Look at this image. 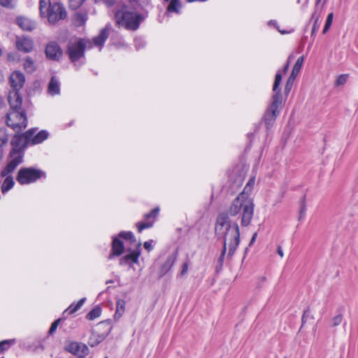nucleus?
Returning a JSON list of instances; mask_svg holds the SVG:
<instances>
[{
  "label": "nucleus",
  "instance_id": "obj_1",
  "mask_svg": "<svg viewBox=\"0 0 358 358\" xmlns=\"http://www.w3.org/2000/svg\"><path fill=\"white\" fill-rule=\"evenodd\" d=\"M215 231L216 236L224 240L220 260L224 256L227 247L229 248L228 256L231 257L240 243V231L238 224L236 222L231 223L229 216L222 213L217 216Z\"/></svg>",
  "mask_w": 358,
  "mask_h": 358
},
{
  "label": "nucleus",
  "instance_id": "obj_2",
  "mask_svg": "<svg viewBox=\"0 0 358 358\" xmlns=\"http://www.w3.org/2000/svg\"><path fill=\"white\" fill-rule=\"evenodd\" d=\"M250 185L245 187L243 191L236 197L231 203L229 214L231 216H236L241 210H243L241 215V225L247 227L250 224L254 214V203L252 200L245 195V191Z\"/></svg>",
  "mask_w": 358,
  "mask_h": 358
},
{
  "label": "nucleus",
  "instance_id": "obj_3",
  "mask_svg": "<svg viewBox=\"0 0 358 358\" xmlns=\"http://www.w3.org/2000/svg\"><path fill=\"white\" fill-rule=\"evenodd\" d=\"M115 20L119 27L136 30L143 18L141 15L131 10L127 6H121L115 13Z\"/></svg>",
  "mask_w": 358,
  "mask_h": 358
},
{
  "label": "nucleus",
  "instance_id": "obj_4",
  "mask_svg": "<svg viewBox=\"0 0 358 358\" xmlns=\"http://www.w3.org/2000/svg\"><path fill=\"white\" fill-rule=\"evenodd\" d=\"M40 14L47 17L50 23L55 24L66 17L65 8L60 3H51L50 0H40Z\"/></svg>",
  "mask_w": 358,
  "mask_h": 358
},
{
  "label": "nucleus",
  "instance_id": "obj_5",
  "mask_svg": "<svg viewBox=\"0 0 358 358\" xmlns=\"http://www.w3.org/2000/svg\"><path fill=\"white\" fill-rule=\"evenodd\" d=\"M92 48V42L87 38H76L69 41L67 54L71 62L77 66V62L85 57V50Z\"/></svg>",
  "mask_w": 358,
  "mask_h": 358
},
{
  "label": "nucleus",
  "instance_id": "obj_6",
  "mask_svg": "<svg viewBox=\"0 0 358 358\" xmlns=\"http://www.w3.org/2000/svg\"><path fill=\"white\" fill-rule=\"evenodd\" d=\"M282 103V96L281 93L274 94L272 96L269 108L264 115V121L266 128L268 129L273 127L277 117L280 114V108Z\"/></svg>",
  "mask_w": 358,
  "mask_h": 358
},
{
  "label": "nucleus",
  "instance_id": "obj_7",
  "mask_svg": "<svg viewBox=\"0 0 358 358\" xmlns=\"http://www.w3.org/2000/svg\"><path fill=\"white\" fill-rule=\"evenodd\" d=\"M7 125L18 131L27 125V119L24 110H9L6 117Z\"/></svg>",
  "mask_w": 358,
  "mask_h": 358
},
{
  "label": "nucleus",
  "instance_id": "obj_8",
  "mask_svg": "<svg viewBox=\"0 0 358 358\" xmlns=\"http://www.w3.org/2000/svg\"><path fill=\"white\" fill-rule=\"evenodd\" d=\"M44 176L45 173L41 170L33 168H22L18 171L17 180L21 185H26L34 182Z\"/></svg>",
  "mask_w": 358,
  "mask_h": 358
},
{
  "label": "nucleus",
  "instance_id": "obj_9",
  "mask_svg": "<svg viewBox=\"0 0 358 358\" xmlns=\"http://www.w3.org/2000/svg\"><path fill=\"white\" fill-rule=\"evenodd\" d=\"M34 133V129H30L23 134H15L11 140L12 150L20 152L30 143L31 137Z\"/></svg>",
  "mask_w": 358,
  "mask_h": 358
},
{
  "label": "nucleus",
  "instance_id": "obj_10",
  "mask_svg": "<svg viewBox=\"0 0 358 358\" xmlns=\"http://www.w3.org/2000/svg\"><path fill=\"white\" fill-rule=\"evenodd\" d=\"M10 155L11 160L6 167L1 171L2 176H6L13 172L16 167L22 162V155L20 152L11 150Z\"/></svg>",
  "mask_w": 358,
  "mask_h": 358
},
{
  "label": "nucleus",
  "instance_id": "obj_11",
  "mask_svg": "<svg viewBox=\"0 0 358 358\" xmlns=\"http://www.w3.org/2000/svg\"><path fill=\"white\" fill-rule=\"evenodd\" d=\"M15 47L19 51L28 53L31 52L34 48V41L25 36H17Z\"/></svg>",
  "mask_w": 358,
  "mask_h": 358
},
{
  "label": "nucleus",
  "instance_id": "obj_12",
  "mask_svg": "<svg viewBox=\"0 0 358 358\" xmlns=\"http://www.w3.org/2000/svg\"><path fill=\"white\" fill-rule=\"evenodd\" d=\"M45 55L48 59L58 61L62 56V50L56 42H50L46 45Z\"/></svg>",
  "mask_w": 358,
  "mask_h": 358
},
{
  "label": "nucleus",
  "instance_id": "obj_13",
  "mask_svg": "<svg viewBox=\"0 0 358 358\" xmlns=\"http://www.w3.org/2000/svg\"><path fill=\"white\" fill-rule=\"evenodd\" d=\"M159 208H155L150 213L145 215V222H138L136 224L138 232H141L143 229L152 227L155 218L159 214Z\"/></svg>",
  "mask_w": 358,
  "mask_h": 358
},
{
  "label": "nucleus",
  "instance_id": "obj_14",
  "mask_svg": "<svg viewBox=\"0 0 358 358\" xmlns=\"http://www.w3.org/2000/svg\"><path fill=\"white\" fill-rule=\"evenodd\" d=\"M8 102L10 106V110H22L21 108L22 97L19 91L12 90L9 92Z\"/></svg>",
  "mask_w": 358,
  "mask_h": 358
},
{
  "label": "nucleus",
  "instance_id": "obj_15",
  "mask_svg": "<svg viewBox=\"0 0 358 358\" xmlns=\"http://www.w3.org/2000/svg\"><path fill=\"white\" fill-rule=\"evenodd\" d=\"M9 81L13 90L19 91L24 85L25 78L22 72L16 71L12 73Z\"/></svg>",
  "mask_w": 358,
  "mask_h": 358
},
{
  "label": "nucleus",
  "instance_id": "obj_16",
  "mask_svg": "<svg viewBox=\"0 0 358 358\" xmlns=\"http://www.w3.org/2000/svg\"><path fill=\"white\" fill-rule=\"evenodd\" d=\"M66 350L73 355L87 354L88 348L85 344L71 342L66 346Z\"/></svg>",
  "mask_w": 358,
  "mask_h": 358
},
{
  "label": "nucleus",
  "instance_id": "obj_17",
  "mask_svg": "<svg viewBox=\"0 0 358 358\" xmlns=\"http://www.w3.org/2000/svg\"><path fill=\"white\" fill-rule=\"evenodd\" d=\"M16 21L17 25L24 31H31L36 27V23L28 17L20 16Z\"/></svg>",
  "mask_w": 358,
  "mask_h": 358
},
{
  "label": "nucleus",
  "instance_id": "obj_18",
  "mask_svg": "<svg viewBox=\"0 0 358 358\" xmlns=\"http://www.w3.org/2000/svg\"><path fill=\"white\" fill-rule=\"evenodd\" d=\"M110 27H106L101 30L100 34L93 38V43L98 47H102L109 36Z\"/></svg>",
  "mask_w": 358,
  "mask_h": 358
},
{
  "label": "nucleus",
  "instance_id": "obj_19",
  "mask_svg": "<svg viewBox=\"0 0 358 358\" xmlns=\"http://www.w3.org/2000/svg\"><path fill=\"white\" fill-rule=\"evenodd\" d=\"M175 262L176 257L173 255L169 256L160 267L159 271V277H162L166 275L171 269Z\"/></svg>",
  "mask_w": 358,
  "mask_h": 358
},
{
  "label": "nucleus",
  "instance_id": "obj_20",
  "mask_svg": "<svg viewBox=\"0 0 358 358\" xmlns=\"http://www.w3.org/2000/svg\"><path fill=\"white\" fill-rule=\"evenodd\" d=\"M140 251L138 250L133 251L129 255H125L122 258H121L120 264L121 265L127 264L129 262H131L133 263H137L138 261V257L140 256Z\"/></svg>",
  "mask_w": 358,
  "mask_h": 358
},
{
  "label": "nucleus",
  "instance_id": "obj_21",
  "mask_svg": "<svg viewBox=\"0 0 358 358\" xmlns=\"http://www.w3.org/2000/svg\"><path fill=\"white\" fill-rule=\"evenodd\" d=\"M48 92L52 96L59 94L60 88L58 80L55 77H52L48 84Z\"/></svg>",
  "mask_w": 358,
  "mask_h": 358
},
{
  "label": "nucleus",
  "instance_id": "obj_22",
  "mask_svg": "<svg viewBox=\"0 0 358 358\" xmlns=\"http://www.w3.org/2000/svg\"><path fill=\"white\" fill-rule=\"evenodd\" d=\"M124 250L122 242L117 238H114L112 244L113 255L115 256L120 255Z\"/></svg>",
  "mask_w": 358,
  "mask_h": 358
},
{
  "label": "nucleus",
  "instance_id": "obj_23",
  "mask_svg": "<svg viewBox=\"0 0 358 358\" xmlns=\"http://www.w3.org/2000/svg\"><path fill=\"white\" fill-rule=\"evenodd\" d=\"M48 137V133L45 130H42V131H39L36 135H35V136L33 135L31 137L30 143L33 145L38 144V143H42L45 139H47Z\"/></svg>",
  "mask_w": 358,
  "mask_h": 358
},
{
  "label": "nucleus",
  "instance_id": "obj_24",
  "mask_svg": "<svg viewBox=\"0 0 358 358\" xmlns=\"http://www.w3.org/2000/svg\"><path fill=\"white\" fill-rule=\"evenodd\" d=\"M105 338V336L97 332L92 331L89 339V345L92 347L97 345Z\"/></svg>",
  "mask_w": 358,
  "mask_h": 358
},
{
  "label": "nucleus",
  "instance_id": "obj_25",
  "mask_svg": "<svg viewBox=\"0 0 358 358\" xmlns=\"http://www.w3.org/2000/svg\"><path fill=\"white\" fill-rule=\"evenodd\" d=\"M5 177L6 178L1 185V192L3 193H6L8 190H10L15 184L13 178L11 176H9V174H8Z\"/></svg>",
  "mask_w": 358,
  "mask_h": 358
},
{
  "label": "nucleus",
  "instance_id": "obj_26",
  "mask_svg": "<svg viewBox=\"0 0 358 358\" xmlns=\"http://www.w3.org/2000/svg\"><path fill=\"white\" fill-rule=\"evenodd\" d=\"M303 62H304V56H301L300 57H299L295 63V64L294 65V67L292 69V79L294 78V77H296L297 75L299 74V73L301 71V69L303 66Z\"/></svg>",
  "mask_w": 358,
  "mask_h": 358
},
{
  "label": "nucleus",
  "instance_id": "obj_27",
  "mask_svg": "<svg viewBox=\"0 0 358 358\" xmlns=\"http://www.w3.org/2000/svg\"><path fill=\"white\" fill-rule=\"evenodd\" d=\"M313 19L314 20V24L312 29L311 34L312 36L315 34V33L319 29L321 24L320 18V13L315 11L312 16Z\"/></svg>",
  "mask_w": 358,
  "mask_h": 358
},
{
  "label": "nucleus",
  "instance_id": "obj_28",
  "mask_svg": "<svg viewBox=\"0 0 358 358\" xmlns=\"http://www.w3.org/2000/svg\"><path fill=\"white\" fill-rule=\"evenodd\" d=\"M85 301V298H83L78 301V302L74 305L71 304L64 313H69V314H73L79 310Z\"/></svg>",
  "mask_w": 358,
  "mask_h": 358
},
{
  "label": "nucleus",
  "instance_id": "obj_29",
  "mask_svg": "<svg viewBox=\"0 0 358 358\" xmlns=\"http://www.w3.org/2000/svg\"><path fill=\"white\" fill-rule=\"evenodd\" d=\"M24 68L28 73H32L35 71V64L29 57L25 59L24 62Z\"/></svg>",
  "mask_w": 358,
  "mask_h": 358
},
{
  "label": "nucleus",
  "instance_id": "obj_30",
  "mask_svg": "<svg viewBox=\"0 0 358 358\" xmlns=\"http://www.w3.org/2000/svg\"><path fill=\"white\" fill-rule=\"evenodd\" d=\"M180 7V0H171L170 3L168 6L167 10L169 12H178V9Z\"/></svg>",
  "mask_w": 358,
  "mask_h": 358
},
{
  "label": "nucleus",
  "instance_id": "obj_31",
  "mask_svg": "<svg viewBox=\"0 0 358 358\" xmlns=\"http://www.w3.org/2000/svg\"><path fill=\"white\" fill-rule=\"evenodd\" d=\"M125 303L124 300L120 299L117 301L116 312L115 315L120 317L124 311Z\"/></svg>",
  "mask_w": 358,
  "mask_h": 358
},
{
  "label": "nucleus",
  "instance_id": "obj_32",
  "mask_svg": "<svg viewBox=\"0 0 358 358\" xmlns=\"http://www.w3.org/2000/svg\"><path fill=\"white\" fill-rule=\"evenodd\" d=\"M282 75L280 72H278L275 75V81L273 84V91L274 94L280 93V90H278V87L281 83Z\"/></svg>",
  "mask_w": 358,
  "mask_h": 358
},
{
  "label": "nucleus",
  "instance_id": "obj_33",
  "mask_svg": "<svg viewBox=\"0 0 358 358\" xmlns=\"http://www.w3.org/2000/svg\"><path fill=\"white\" fill-rule=\"evenodd\" d=\"M8 134H7L6 129L4 128H0V147L6 144L8 141Z\"/></svg>",
  "mask_w": 358,
  "mask_h": 358
},
{
  "label": "nucleus",
  "instance_id": "obj_34",
  "mask_svg": "<svg viewBox=\"0 0 358 358\" xmlns=\"http://www.w3.org/2000/svg\"><path fill=\"white\" fill-rule=\"evenodd\" d=\"M17 3L16 0H0V5L8 9H13Z\"/></svg>",
  "mask_w": 358,
  "mask_h": 358
},
{
  "label": "nucleus",
  "instance_id": "obj_35",
  "mask_svg": "<svg viewBox=\"0 0 358 358\" xmlns=\"http://www.w3.org/2000/svg\"><path fill=\"white\" fill-rule=\"evenodd\" d=\"M101 313V310L99 308H93L87 313V318L90 320H94L95 318L100 316Z\"/></svg>",
  "mask_w": 358,
  "mask_h": 358
},
{
  "label": "nucleus",
  "instance_id": "obj_36",
  "mask_svg": "<svg viewBox=\"0 0 358 358\" xmlns=\"http://www.w3.org/2000/svg\"><path fill=\"white\" fill-rule=\"evenodd\" d=\"M119 236L129 241L131 243L136 242L135 236L131 231H122L119 234Z\"/></svg>",
  "mask_w": 358,
  "mask_h": 358
},
{
  "label": "nucleus",
  "instance_id": "obj_37",
  "mask_svg": "<svg viewBox=\"0 0 358 358\" xmlns=\"http://www.w3.org/2000/svg\"><path fill=\"white\" fill-rule=\"evenodd\" d=\"M348 78V74H341L336 80L335 85L336 86H340L343 85L347 82Z\"/></svg>",
  "mask_w": 358,
  "mask_h": 358
},
{
  "label": "nucleus",
  "instance_id": "obj_38",
  "mask_svg": "<svg viewBox=\"0 0 358 358\" xmlns=\"http://www.w3.org/2000/svg\"><path fill=\"white\" fill-rule=\"evenodd\" d=\"M13 342L10 340H5L0 342V352H3L8 350Z\"/></svg>",
  "mask_w": 358,
  "mask_h": 358
},
{
  "label": "nucleus",
  "instance_id": "obj_39",
  "mask_svg": "<svg viewBox=\"0 0 358 358\" xmlns=\"http://www.w3.org/2000/svg\"><path fill=\"white\" fill-rule=\"evenodd\" d=\"M84 0H69L70 7L73 9H77L83 3Z\"/></svg>",
  "mask_w": 358,
  "mask_h": 358
},
{
  "label": "nucleus",
  "instance_id": "obj_40",
  "mask_svg": "<svg viewBox=\"0 0 358 358\" xmlns=\"http://www.w3.org/2000/svg\"><path fill=\"white\" fill-rule=\"evenodd\" d=\"M342 320H343L342 315L339 314V315L334 316L332 318V322H331L332 327H336V326L339 325L342 322Z\"/></svg>",
  "mask_w": 358,
  "mask_h": 358
},
{
  "label": "nucleus",
  "instance_id": "obj_41",
  "mask_svg": "<svg viewBox=\"0 0 358 358\" xmlns=\"http://www.w3.org/2000/svg\"><path fill=\"white\" fill-rule=\"evenodd\" d=\"M61 319L56 320L51 325L49 329V334H52L57 329L58 325L59 324Z\"/></svg>",
  "mask_w": 358,
  "mask_h": 358
},
{
  "label": "nucleus",
  "instance_id": "obj_42",
  "mask_svg": "<svg viewBox=\"0 0 358 358\" xmlns=\"http://www.w3.org/2000/svg\"><path fill=\"white\" fill-rule=\"evenodd\" d=\"M306 208L305 206V203H304V201H303V203H302V205L301 206V209H300L299 220L304 217V216L306 215Z\"/></svg>",
  "mask_w": 358,
  "mask_h": 358
},
{
  "label": "nucleus",
  "instance_id": "obj_43",
  "mask_svg": "<svg viewBox=\"0 0 358 358\" xmlns=\"http://www.w3.org/2000/svg\"><path fill=\"white\" fill-rule=\"evenodd\" d=\"M255 183V180L254 179H251L247 184V185L245 187H248V185H250V187H248V189H246L245 191V195L248 196L250 192L251 191L252 189V185Z\"/></svg>",
  "mask_w": 358,
  "mask_h": 358
},
{
  "label": "nucleus",
  "instance_id": "obj_44",
  "mask_svg": "<svg viewBox=\"0 0 358 358\" xmlns=\"http://www.w3.org/2000/svg\"><path fill=\"white\" fill-rule=\"evenodd\" d=\"M294 58V55H290L289 57H288V59H287V64L285 65V68H284V72H287V71L289 69V64L290 62H292V60Z\"/></svg>",
  "mask_w": 358,
  "mask_h": 358
},
{
  "label": "nucleus",
  "instance_id": "obj_45",
  "mask_svg": "<svg viewBox=\"0 0 358 358\" xmlns=\"http://www.w3.org/2000/svg\"><path fill=\"white\" fill-rule=\"evenodd\" d=\"M143 246L145 249H146L148 251H150L152 250V241H145L143 244Z\"/></svg>",
  "mask_w": 358,
  "mask_h": 358
},
{
  "label": "nucleus",
  "instance_id": "obj_46",
  "mask_svg": "<svg viewBox=\"0 0 358 358\" xmlns=\"http://www.w3.org/2000/svg\"><path fill=\"white\" fill-rule=\"evenodd\" d=\"M188 271V264L187 262H185L183 264H182V271L180 272V275H184L187 273Z\"/></svg>",
  "mask_w": 358,
  "mask_h": 358
},
{
  "label": "nucleus",
  "instance_id": "obj_47",
  "mask_svg": "<svg viewBox=\"0 0 358 358\" xmlns=\"http://www.w3.org/2000/svg\"><path fill=\"white\" fill-rule=\"evenodd\" d=\"M332 22L326 20L324 27L323 29V34H326L331 26Z\"/></svg>",
  "mask_w": 358,
  "mask_h": 358
},
{
  "label": "nucleus",
  "instance_id": "obj_48",
  "mask_svg": "<svg viewBox=\"0 0 358 358\" xmlns=\"http://www.w3.org/2000/svg\"><path fill=\"white\" fill-rule=\"evenodd\" d=\"M257 237V232H255V233L253 234V236H252V238H251V240H250V246H251V245H252L255 242Z\"/></svg>",
  "mask_w": 358,
  "mask_h": 358
},
{
  "label": "nucleus",
  "instance_id": "obj_49",
  "mask_svg": "<svg viewBox=\"0 0 358 358\" xmlns=\"http://www.w3.org/2000/svg\"><path fill=\"white\" fill-rule=\"evenodd\" d=\"M277 252L281 257H284V253L281 246H278Z\"/></svg>",
  "mask_w": 358,
  "mask_h": 358
},
{
  "label": "nucleus",
  "instance_id": "obj_50",
  "mask_svg": "<svg viewBox=\"0 0 358 358\" xmlns=\"http://www.w3.org/2000/svg\"><path fill=\"white\" fill-rule=\"evenodd\" d=\"M296 77H294L292 79V74L290 75L289 78H288V80L287 82V83H288V85H292L294 80H295Z\"/></svg>",
  "mask_w": 358,
  "mask_h": 358
},
{
  "label": "nucleus",
  "instance_id": "obj_51",
  "mask_svg": "<svg viewBox=\"0 0 358 358\" xmlns=\"http://www.w3.org/2000/svg\"><path fill=\"white\" fill-rule=\"evenodd\" d=\"M333 18H334V14L333 13H330L328 16H327V21H329V22H333Z\"/></svg>",
  "mask_w": 358,
  "mask_h": 358
},
{
  "label": "nucleus",
  "instance_id": "obj_52",
  "mask_svg": "<svg viewBox=\"0 0 358 358\" xmlns=\"http://www.w3.org/2000/svg\"><path fill=\"white\" fill-rule=\"evenodd\" d=\"M308 310H306L302 316V323L303 324L305 322H306V316H307V314H308Z\"/></svg>",
  "mask_w": 358,
  "mask_h": 358
},
{
  "label": "nucleus",
  "instance_id": "obj_53",
  "mask_svg": "<svg viewBox=\"0 0 358 358\" xmlns=\"http://www.w3.org/2000/svg\"><path fill=\"white\" fill-rule=\"evenodd\" d=\"M292 86L291 85H288V83L286 84V86H285V91L287 92H289L292 88Z\"/></svg>",
  "mask_w": 358,
  "mask_h": 358
},
{
  "label": "nucleus",
  "instance_id": "obj_54",
  "mask_svg": "<svg viewBox=\"0 0 358 358\" xmlns=\"http://www.w3.org/2000/svg\"><path fill=\"white\" fill-rule=\"evenodd\" d=\"M106 3L108 5V6H112L114 3V1L113 0H111V1H106Z\"/></svg>",
  "mask_w": 358,
  "mask_h": 358
},
{
  "label": "nucleus",
  "instance_id": "obj_55",
  "mask_svg": "<svg viewBox=\"0 0 358 358\" xmlns=\"http://www.w3.org/2000/svg\"><path fill=\"white\" fill-rule=\"evenodd\" d=\"M138 39H136V41H135L136 46L138 48H139L140 47H139V45H138Z\"/></svg>",
  "mask_w": 358,
  "mask_h": 358
},
{
  "label": "nucleus",
  "instance_id": "obj_56",
  "mask_svg": "<svg viewBox=\"0 0 358 358\" xmlns=\"http://www.w3.org/2000/svg\"><path fill=\"white\" fill-rule=\"evenodd\" d=\"M274 23L275 22L273 21H272V20L269 22V24H274Z\"/></svg>",
  "mask_w": 358,
  "mask_h": 358
},
{
  "label": "nucleus",
  "instance_id": "obj_57",
  "mask_svg": "<svg viewBox=\"0 0 358 358\" xmlns=\"http://www.w3.org/2000/svg\"><path fill=\"white\" fill-rule=\"evenodd\" d=\"M112 281H107L106 283H111Z\"/></svg>",
  "mask_w": 358,
  "mask_h": 358
},
{
  "label": "nucleus",
  "instance_id": "obj_58",
  "mask_svg": "<svg viewBox=\"0 0 358 358\" xmlns=\"http://www.w3.org/2000/svg\"><path fill=\"white\" fill-rule=\"evenodd\" d=\"M164 1H166V2L169 1V0H164Z\"/></svg>",
  "mask_w": 358,
  "mask_h": 358
},
{
  "label": "nucleus",
  "instance_id": "obj_59",
  "mask_svg": "<svg viewBox=\"0 0 358 358\" xmlns=\"http://www.w3.org/2000/svg\"><path fill=\"white\" fill-rule=\"evenodd\" d=\"M105 358H108V357H105Z\"/></svg>",
  "mask_w": 358,
  "mask_h": 358
}]
</instances>
